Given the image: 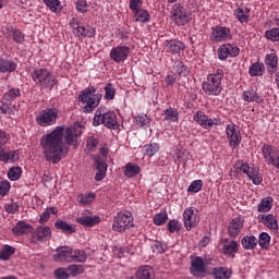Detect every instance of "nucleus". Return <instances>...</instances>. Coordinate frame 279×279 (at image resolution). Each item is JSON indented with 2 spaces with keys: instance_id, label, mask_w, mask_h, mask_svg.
Returning <instances> with one entry per match:
<instances>
[{
  "instance_id": "dca6fc26",
  "label": "nucleus",
  "mask_w": 279,
  "mask_h": 279,
  "mask_svg": "<svg viewBox=\"0 0 279 279\" xmlns=\"http://www.w3.org/2000/svg\"><path fill=\"white\" fill-rule=\"evenodd\" d=\"M243 226H245V219H243V217L233 218L228 225V236H230V239H236V236L241 234Z\"/></svg>"
},
{
  "instance_id": "cd10ccee",
  "label": "nucleus",
  "mask_w": 279,
  "mask_h": 279,
  "mask_svg": "<svg viewBox=\"0 0 279 279\" xmlns=\"http://www.w3.org/2000/svg\"><path fill=\"white\" fill-rule=\"evenodd\" d=\"M29 230H32V225L20 220L13 228H12V232L13 234H15L16 236H23V234H27L29 232Z\"/></svg>"
},
{
  "instance_id": "9b49d317",
  "label": "nucleus",
  "mask_w": 279,
  "mask_h": 279,
  "mask_svg": "<svg viewBox=\"0 0 279 279\" xmlns=\"http://www.w3.org/2000/svg\"><path fill=\"white\" fill-rule=\"evenodd\" d=\"M190 274L194 278H206L208 270L206 269V263L201 256H196L191 260Z\"/></svg>"
},
{
  "instance_id": "1a4fd4ad",
  "label": "nucleus",
  "mask_w": 279,
  "mask_h": 279,
  "mask_svg": "<svg viewBox=\"0 0 279 279\" xmlns=\"http://www.w3.org/2000/svg\"><path fill=\"white\" fill-rule=\"evenodd\" d=\"M193 121L198 123L203 130H211L214 125H221V118L211 119L203 111H196L193 116Z\"/></svg>"
},
{
  "instance_id": "bf43d9fd",
  "label": "nucleus",
  "mask_w": 279,
  "mask_h": 279,
  "mask_svg": "<svg viewBox=\"0 0 279 279\" xmlns=\"http://www.w3.org/2000/svg\"><path fill=\"white\" fill-rule=\"evenodd\" d=\"M180 228H182V223L180 221L172 219L168 222V230L173 234L174 232H179Z\"/></svg>"
},
{
  "instance_id": "b1692460",
  "label": "nucleus",
  "mask_w": 279,
  "mask_h": 279,
  "mask_svg": "<svg viewBox=\"0 0 279 279\" xmlns=\"http://www.w3.org/2000/svg\"><path fill=\"white\" fill-rule=\"evenodd\" d=\"M21 158L19 150L0 149V161L1 162H16Z\"/></svg>"
},
{
  "instance_id": "6e6d98bb",
  "label": "nucleus",
  "mask_w": 279,
  "mask_h": 279,
  "mask_svg": "<svg viewBox=\"0 0 279 279\" xmlns=\"http://www.w3.org/2000/svg\"><path fill=\"white\" fill-rule=\"evenodd\" d=\"M68 271H70L71 276L75 277V276H80L81 274H84V266L82 265H70L68 266Z\"/></svg>"
},
{
  "instance_id": "8fccbe9b",
  "label": "nucleus",
  "mask_w": 279,
  "mask_h": 279,
  "mask_svg": "<svg viewBox=\"0 0 279 279\" xmlns=\"http://www.w3.org/2000/svg\"><path fill=\"white\" fill-rule=\"evenodd\" d=\"M21 173H23V171L21 170V167H13L9 169L8 178L12 182H15V180H19V178H21Z\"/></svg>"
},
{
  "instance_id": "4d7b16f0",
  "label": "nucleus",
  "mask_w": 279,
  "mask_h": 279,
  "mask_svg": "<svg viewBox=\"0 0 279 279\" xmlns=\"http://www.w3.org/2000/svg\"><path fill=\"white\" fill-rule=\"evenodd\" d=\"M168 219H169V216L167 215V213L156 214L154 216V223L155 226H165Z\"/></svg>"
},
{
  "instance_id": "0e129e2a",
  "label": "nucleus",
  "mask_w": 279,
  "mask_h": 279,
  "mask_svg": "<svg viewBox=\"0 0 279 279\" xmlns=\"http://www.w3.org/2000/svg\"><path fill=\"white\" fill-rule=\"evenodd\" d=\"M99 145V140L89 136L86 141V147L89 151H95L97 149V146Z\"/></svg>"
},
{
  "instance_id": "6e6552de",
  "label": "nucleus",
  "mask_w": 279,
  "mask_h": 279,
  "mask_svg": "<svg viewBox=\"0 0 279 279\" xmlns=\"http://www.w3.org/2000/svg\"><path fill=\"white\" fill-rule=\"evenodd\" d=\"M171 19L175 25L181 27L182 25L191 23V13H189L182 4L175 3L171 10Z\"/></svg>"
},
{
  "instance_id": "72a5a7b5",
  "label": "nucleus",
  "mask_w": 279,
  "mask_h": 279,
  "mask_svg": "<svg viewBox=\"0 0 279 279\" xmlns=\"http://www.w3.org/2000/svg\"><path fill=\"white\" fill-rule=\"evenodd\" d=\"M138 173H141V166L133 163V162L126 163L125 169H124V175L126 178H136V175H138Z\"/></svg>"
},
{
  "instance_id": "20e7f679",
  "label": "nucleus",
  "mask_w": 279,
  "mask_h": 279,
  "mask_svg": "<svg viewBox=\"0 0 279 279\" xmlns=\"http://www.w3.org/2000/svg\"><path fill=\"white\" fill-rule=\"evenodd\" d=\"M33 82L39 88H47L48 90H53V87L58 85V78L47 69H36L32 73Z\"/></svg>"
},
{
  "instance_id": "412c9836",
  "label": "nucleus",
  "mask_w": 279,
  "mask_h": 279,
  "mask_svg": "<svg viewBox=\"0 0 279 279\" xmlns=\"http://www.w3.org/2000/svg\"><path fill=\"white\" fill-rule=\"evenodd\" d=\"M257 221L259 223H264L266 228H269V230H278V219H276V216H274L272 214L258 215Z\"/></svg>"
},
{
  "instance_id": "f704fd0d",
  "label": "nucleus",
  "mask_w": 279,
  "mask_h": 279,
  "mask_svg": "<svg viewBox=\"0 0 279 279\" xmlns=\"http://www.w3.org/2000/svg\"><path fill=\"white\" fill-rule=\"evenodd\" d=\"M134 20L137 23H149V19L151 16L149 15V12L145 9H137V11H133Z\"/></svg>"
},
{
  "instance_id": "ddd939ff",
  "label": "nucleus",
  "mask_w": 279,
  "mask_h": 279,
  "mask_svg": "<svg viewBox=\"0 0 279 279\" xmlns=\"http://www.w3.org/2000/svg\"><path fill=\"white\" fill-rule=\"evenodd\" d=\"M226 135L232 149H236V147L241 145V131L236 124H228L226 128Z\"/></svg>"
},
{
  "instance_id": "f257e3e1",
  "label": "nucleus",
  "mask_w": 279,
  "mask_h": 279,
  "mask_svg": "<svg viewBox=\"0 0 279 279\" xmlns=\"http://www.w3.org/2000/svg\"><path fill=\"white\" fill-rule=\"evenodd\" d=\"M64 138V126H57L52 132L44 135L40 140L44 158L47 162L58 165L62 160L64 149L62 140Z\"/></svg>"
},
{
  "instance_id": "c9c22d12",
  "label": "nucleus",
  "mask_w": 279,
  "mask_h": 279,
  "mask_svg": "<svg viewBox=\"0 0 279 279\" xmlns=\"http://www.w3.org/2000/svg\"><path fill=\"white\" fill-rule=\"evenodd\" d=\"M165 121H169V123H175L180 119V112L178 109L169 107L168 109L163 110Z\"/></svg>"
},
{
  "instance_id": "680f3d73",
  "label": "nucleus",
  "mask_w": 279,
  "mask_h": 279,
  "mask_svg": "<svg viewBox=\"0 0 279 279\" xmlns=\"http://www.w3.org/2000/svg\"><path fill=\"white\" fill-rule=\"evenodd\" d=\"M10 141V133L0 129V149H5V145Z\"/></svg>"
},
{
  "instance_id": "f03ea898",
  "label": "nucleus",
  "mask_w": 279,
  "mask_h": 279,
  "mask_svg": "<svg viewBox=\"0 0 279 279\" xmlns=\"http://www.w3.org/2000/svg\"><path fill=\"white\" fill-rule=\"evenodd\" d=\"M77 99L82 104L83 112L90 114L101 104V94L97 93V88L90 86L80 92Z\"/></svg>"
},
{
  "instance_id": "bb28decb",
  "label": "nucleus",
  "mask_w": 279,
  "mask_h": 279,
  "mask_svg": "<svg viewBox=\"0 0 279 279\" xmlns=\"http://www.w3.org/2000/svg\"><path fill=\"white\" fill-rule=\"evenodd\" d=\"M265 64L268 69V73H276L278 71V54L267 53L265 57Z\"/></svg>"
},
{
  "instance_id": "0eeeda50",
  "label": "nucleus",
  "mask_w": 279,
  "mask_h": 279,
  "mask_svg": "<svg viewBox=\"0 0 279 279\" xmlns=\"http://www.w3.org/2000/svg\"><path fill=\"white\" fill-rule=\"evenodd\" d=\"M59 111L57 108H47L41 110L36 116V123L41 128H49V125H56L58 121Z\"/></svg>"
},
{
  "instance_id": "aec40b11",
  "label": "nucleus",
  "mask_w": 279,
  "mask_h": 279,
  "mask_svg": "<svg viewBox=\"0 0 279 279\" xmlns=\"http://www.w3.org/2000/svg\"><path fill=\"white\" fill-rule=\"evenodd\" d=\"M165 47L168 49L169 53L175 56L178 53H182L186 49V45L178 39H171L165 41Z\"/></svg>"
},
{
  "instance_id": "a878e982",
  "label": "nucleus",
  "mask_w": 279,
  "mask_h": 279,
  "mask_svg": "<svg viewBox=\"0 0 279 279\" xmlns=\"http://www.w3.org/2000/svg\"><path fill=\"white\" fill-rule=\"evenodd\" d=\"M82 134V131H77L74 126H69L64 134V141L66 145H75L77 137Z\"/></svg>"
},
{
  "instance_id": "c85d7f7f",
  "label": "nucleus",
  "mask_w": 279,
  "mask_h": 279,
  "mask_svg": "<svg viewBox=\"0 0 279 279\" xmlns=\"http://www.w3.org/2000/svg\"><path fill=\"white\" fill-rule=\"evenodd\" d=\"M248 74L251 77H262V75H265V64L263 62H254L248 68Z\"/></svg>"
},
{
  "instance_id": "3c124183",
  "label": "nucleus",
  "mask_w": 279,
  "mask_h": 279,
  "mask_svg": "<svg viewBox=\"0 0 279 279\" xmlns=\"http://www.w3.org/2000/svg\"><path fill=\"white\" fill-rule=\"evenodd\" d=\"M175 72L180 77H187L189 75V68L182 61H178L175 65Z\"/></svg>"
},
{
  "instance_id": "39448f33",
  "label": "nucleus",
  "mask_w": 279,
  "mask_h": 279,
  "mask_svg": "<svg viewBox=\"0 0 279 279\" xmlns=\"http://www.w3.org/2000/svg\"><path fill=\"white\" fill-rule=\"evenodd\" d=\"M105 125L109 130H117L119 122L117 121V113L114 111H104L102 108L96 110L94 116L93 125Z\"/></svg>"
},
{
  "instance_id": "473e14b6",
  "label": "nucleus",
  "mask_w": 279,
  "mask_h": 279,
  "mask_svg": "<svg viewBox=\"0 0 279 279\" xmlns=\"http://www.w3.org/2000/svg\"><path fill=\"white\" fill-rule=\"evenodd\" d=\"M242 246L244 250H256L258 245V239L254 235H246L241 240Z\"/></svg>"
},
{
  "instance_id": "2f4dec72",
  "label": "nucleus",
  "mask_w": 279,
  "mask_h": 279,
  "mask_svg": "<svg viewBox=\"0 0 279 279\" xmlns=\"http://www.w3.org/2000/svg\"><path fill=\"white\" fill-rule=\"evenodd\" d=\"M136 279H154V269L149 266H142L136 271Z\"/></svg>"
},
{
  "instance_id": "13d9d810",
  "label": "nucleus",
  "mask_w": 279,
  "mask_h": 279,
  "mask_svg": "<svg viewBox=\"0 0 279 279\" xmlns=\"http://www.w3.org/2000/svg\"><path fill=\"white\" fill-rule=\"evenodd\" d=\"M240 170L242 171V173H245V175H247V178L250 179L254 171H256V168L250 167V163L247 162H241Z\"/></svg>"
},
{
  "instance_id": "f8f14e48",
  "label": "nucleus",
  "mask_w": 279,
  "mask_h": 279,
  "mask_svg": "<svg viewBox=\"0 0 279 279\" xmlns=\"http://www.w3.org/2000/svg\"><path fill=\"white\" fill-rule=\"evenodd\" d=\"M130 51L132 50L129 46L119 45L110 50L109 58L119 64L120 62H125V60H128Z\"/></svg>"
},
{
  "instance_id": "37998d69",
  "label": "nucleus",
  "mask_w": 279,
  "mask_h": 279,
  "mask_svg": "<svg viewBox=\"0 0 279 279\" xmlns=\"http://www.w3.org/2000/svg\"><path fill=\"white\" fill-rule=\"evenodd\" d=\"M16 252V248L10 245H4L0 251V260H10V257Z\"/></svg>"
},
{
  "instance_id": "a18cd8bd",
  "label": "nucleus",
  "mask_w": 279,
  "mask_h": 279,
  "mask_svg": "<svg viewBox=\"0 0 279 279\" xmlns=\"http://www.w3.org/2000/svg\"><path fill=\"white\" fill-rule=\"evenodd\" d=\"M104 90L105 99H107L108 101H112V99H114V96L117 95V89L114 88V85H112V83H108L104 87Z\"/></svg>"
},
{
  "instance_id": "774afa93",
  "label": "nucleus",
  "mask_w": 279,
  "mask_h": 279,
  "mask_svg": "<svg viewBox=\"0 0 279 279\" xmlns=\"http://www.w3.org/2000/svg\"><path fill=\"white\" fill-rule=\"evenodd\" d=\"M10 193V183L8 180L0 181V195L3 197Z\"/></svg>"
},
{
  "instance_id": "69168bd1",
  "label": "nucleus",
  "mask_w": 279,
  "mask_h": 279,
  "mask_svg": "<svg viewBox=\"0 0 279 279\" xmlns=\"http://www.w3.org/2000/svg\"><path fill=\"white\" fill-rule=\"evenodd\" d=\"M66 271H68L66 268H57L54 270V278L56 279H69L70 275Z\"/></svg>"
},
{
  "instance_id": "ea45409f",
  "label": "nucleus",
  "mask_w": 279,
  "mask_h": 279,
  "mask_svg": "<svg viewBox=\"0 0 279 279\" xmlns=\"http://www.w3.org/2000/svg\"><path fill=\"white\" fill-rule=\"evenodd\" d=\"M159 149H160V146L156 143L147 144L143 147L144 155L148 156V158L156 156V154H158Z\"/></svg>"
},
{
  "instance_id": "c03bdc74",
  "label": "nucleus",
  "mask_w": 279,
  "mask_h": 279,
  "mask_svg": "<svg viewBox=\"0 0 279 279\" xmlns=\"http://www.w3.org/2000/svg\"><path fill=\"white\" fill-rule=\"evenodd\" d=\"M235 16L240 23H247L250 20V9L243 10L242 8H238L235 10Z\"/></svg>"
},
{
  "instance_id": "a19ab883",
  "label": "nucleus",
  "mask_w": 279,
  "mask_h": 279,
  "mask_svg": "<svg viewBox=\"0 0 279 279\" xmlns=\"http://www.w3.org/2000/svg\"><path fill=\"white\" fill-rule=\"evenodd\" d=\"M262 154L264 156V160H266L267 165H269V161L274 158V146L264 144L262 146Z\"/></svg>"
},
{
  "instance_id": "58836bf2",
  "label": "nucleus",
  "mask_w": 279,
  "mask_h": 279,
  "mask_svg": "<svg viewBox=\"0 0 279 279\" xmlns=\"http://www.w3.org/2000/svg\"><path fill=\"white\" fill-rule=\"evenodd\" d=\"M272 202H274V198H271V197L263 198L257 206V211L258 213H269V210H271Z\"/></svg>"
},
{
  "instance_id": "09e8293b",
  "label": "nucleus",
  "mask_w": 279,
  "mask_h": 279,
  "mask_svg": "<svg viewBox=\"0 0 279 279\" xmlns=\"http://www.w3.org/2000/svg\"><path fill=\"white\" fill-rule=\"evenodd\" d=\"M135 123L136 125H140L141 128H149L151 123V119L147 117V114H140L135 117Z\"/></svg>"
},
{
  "instance_id": "f3484780",
  "label": "nucleus",
  "mask_w": 279,
  "mask_h": 279,
  "mask_svg": "<svg viewBox=\"0 0 279 279\" xmlns=\"http://www.w3.org/2000/svg\"><path fill=\"white\" fill-rule=\"evenodd\" d=\"M222 244L221 252L225 256H229L230 258H234V254L239 252V242L236 240H230L228 238H222L220 240Z\"/></svg>"
},
{
  "instance_id": "2eb2a0df",
  "label": "nucleus",
  "mask_w": 279,
  "mask_h": 279,
  "mask_svg": "<svg viewBox=\"0 0 279 279\" xmlns=\"http://www.w3.org/2000/svg\"><path fill=\"white\" fill-rule=\"evenodd\" d=\"M183 223L187 231L193 230L199 223V217L195 213L194 207H189L183 211Z\"/></svg>"
},
{
  "instance_id": "5701e85b",
  "label": "nucleus",
  "mask_w": 279,
  "mask_h": 279,
  "mask_svg": "<svg viewBox=\"0 0 279 279\" xmlns=\"http://www.w3.org/2000/svg\"><path fill=\"white\" fill-rule=\"evenodd\" d=\"M97 167V173L95 175L96 182H101L104 178H106V172L108 171V163H106V160L101 157H97L95 160Z\"/></svg>"
},
{
  "instance_id": "4be33fe9",
  "label": "nucleus",
  "mask_w": 279,
  "mask_h": 279,
  "mask_svg": "<svg viewBox=\"0 0 279 279\" xmlns=\"http://www.w3.org/2000/svg\"><path fill=\"white\" fill-rule=\"evenodd\" d=\"M76 222L85 228H93L101 222V218H99V216L82 215L81 217L76 218Z\"/></svg>"
},
{
  "instance_id": "e433bc0d",
  "label": "nucleus",
  "mask_w": 279,
  "mask_h": 279,
  "mask_svg": "<svg viewBox=\"0 0 279 279\" xmlns=\"http://www.w3.org/2000/svg\"><path fill=\"white\" fill-rule=\"evenodd\" d=\"M86 260H88V255L84 250L72 248V263H86Z\"/></svg>"
},
{
  "instance_id": "7c9ffc66",
  "label": "nucleus",
  "mask_w": 279,
  "mask_h": 279,
  "mask_svg": "<svg viewBox=\"0 0 279 279\" xmlns=\"http://www.w3.org/2000/svg\"><path fill=\"white\" fill-rule=\"evenodd\" d=\"M54 228L57 230H61L63 234H73L75 233V226L69 225V222L64 220H57L54 222Z\"/></svg>"
},
{
  "instance_id": "4c0bfd02",
  "label": "nucleus",
  "mask_w": 279,
  "mask_h": 279,
  "mask_svg": "<svg viewBox=\"0 0 279 279\" xmlns=\"http://www.w3.org/2000/svg\"><path fill=\"white\" fill-rule=\"evenodd\" d=\"M211 276L215 279H230L231 272L228 268L219 267L213 269Z\"/></svg>"
},
{
  "instance_id": "864d4df0",
  "label": "nucleus",
  "mask_w": 279,
  "mask_h": 279,
  "mask_svg": "<svg viewBox=\"0 0 279 279\" xmlns=\"http://www.w3.org/2000/svg\"><path fill=\"white\" fill-rule=\"evenodd\" d=\"M16 97H21V89L20 88H11L9 92L4 94V99L7 101H14Z\"/></svg>"
},
{
  "instance_id": "7ed1b4c3",
  "label": "nucleus",
  "mask_w": 279,
  "mask_h": 279,
  "mask_svg": "<svg viewBox=\"0 0 279 279\" xmlns=\"http://www.w3.org/2000/svg\"><path fill=\"white\" fill-rule=\"evenodd\" d=\"M223 80V70L217 69L214 70L213 73L207 75V80L203 82L202 88L205 93V95L218 97V95H221V90L223 88L221 87V82Z\"/></svg>"
},
{
  "instance_id": "338daca9",
  "label": "nucleus",
  "mask_w": 279,
  "mask_h": 279,
  "mask_svg": "<svg viewBox=\"0 0 279 279\" xmlns=\"http://www.w3.org/2000/svg\"><path fill=\"white\" fill-rule=\"evenodd\" d=\"M19 208H21V206H19V203H11L4 206V209L7 210V213H9V215H16V213H19Z\"/></svg>"
},
{
  "instance_id": "603ef678",
  "label": "nucleus",
  "mask_w": 279,
  "mask_h": 279,
  "mask_svg": "<svg viewBox=\"0 0 279 279\" xmlns=\"http://www.w3.org/2000/svg\"><path fill=\"white\" fill-rule=\"evenodd\" d=\"M95 199V194H81L77 196V202L80 204H83L84 206H87V204H92V202Z\"/></svg>"
},
{
  "instance_id": "c756f323",
  "label": "nucleus",
  "mask_w": 279,
  "mask_h": 279,
  "mask_svg": "<svg viewBox=\"0 0 279 279\" xmlns=\"http://www.w3.org/2000/svg\"><path fill=\"white\" fill-rule=\"evenodd\" d=\"M19 65L16 62L8 59H0V73H14Z\"/></svg>"
},
{
  "instance_id": "de8ad7c7",
  "label": "nucleus",
  "mask_w": 279,
  "mask_h": 279,
  "mask_svg": "<svg viewBox=\"0 0 279 279\" xmlns=\"http://www.w3.org/2000/svg\"><path fill=\"white\" fill-rule=\"evenodd\" d=\"M265 38L271 43H279V27H275L265 32Z\"/></svg>"
},
{
  "instance_id": "5fc2aeb1",
  "label": "nucleus",
  "mask_w": 279,
  "mask_h": 279,
  "mask_svg": "<svg viewBox=\"0 0 279 279\" xmlns=\"http://www.w3.org/2000/svg\"><path fill=\"white\" fill-rule=\"evenodd\" d=\"M202 186H204V181L195 180L190 184L187 192L189 193H199L202 191Z\"/></svg>"
},
{
  "instance_id": "e2e57ef3",
  "label": "nucleus",
  "mask_w": 279,
  "mask_h": 279,
  "mask_svg": "<svg viewBox=\"0 0 279 279\" xmlns=\"http://www.w3.org/2000/svg\"><path fill=\"white\" fill-rule=\"evenodd\" d=\"M258 168H255V170H253V174H251V178L248 179L253 182V184H255V186L263 184V177L258 175Z\"/></svg>"
},
{
  "instance_id": "393cba45",
  "label": "nucleus",
  "mask_w": 279,
  "mask_h": 279,
  "mask_svg": "<svg viewBox=\"0 0 279 279\" xmlns=\"http://www.w3.org/2000/svg\"><path fill=\"white\" fill-rule=\"evenodd\" d=\"M35 234L37 241H39L40 243H45V241H49V239H51V228L48 226H39L36 228Z\"/></svg>"
},
{
  "instance_id": "9d476101",
  "label": "nucleus",
  "mask_w": 279,
  "mask_h": 279,
  "mask_svg": "<svg viewBox=\"0 0 279 279\" xmlns=\"http://www.w3.org/2000/svg\"><path fill=\"white\" fill-rule=\"evenodd\" d=\"M209 38L211 43H226L232 40V31L227 26H214Z\"/></svg>"
},
{
  "instance_id": "052dcab7",
  "label": "nucleus",
  "mask_w": 279,
  "mask_h": 279,
  "mask_svg": "<svg viewBox=\"0 0 279 279\" xmlns=\"http://www.w3.org/2000/svg\"><path fill=\"white\" fill-rule=\"evenodd\" d=\"M14 43H17V45H23L25 43V34L21 32L20 29H15L12 33Z\"/></svg>"
},
{
  "instance_id": "423d86ee",
  "label": "nucleus",
  "mask_w": 279,
  "mask_h": 279,
  "mask_svg": "<svg viewBox=\"0 0 279 279\" xmlns=\"http://www.w3.org/2000/svg\"><path fill=\"white\" fill-rule=\"evenodd\" d=\"M130 228H134V217L132 216V211L124 210L118 213L113 218L112 230L123 233L125 230H130Z\"/></svg>"
},
{
  "instance_id": "a211bd4d",
  "label": "nucleus",
  "mask_w": 279,
  "mask_h": 279,
  "mask_svg": "<svg viewBox=\"0 0 279 279\" xmlns=\"http://www.w3.org/2000/svg\"><path fill=\"white\" fill-rule=\"evenodd\" d=\"M57 254L54 255L56 263H72L73 247L65 245L56 248Z\"/></svg>"
},
{
  "instance_id": "49530a36",
  "label": "nucleus",
  "mask_w": 279,
  "mask_h": 279,
  "mask_svg": "<svg viewBox=\"0 0 279 279\" xmlns=\"http://www.w3.org/2000/svg\"><path fill=\"white\" fill-rule=\"evenodd\" d=\"M44 3H46L47 8H49V10L56 14L62 11V4L60 3V0H44Z\"/></svg>"
},
{
  "instance_id": "4468645a",
  "label": "nucleus",
  "mask_w": 279,
  "mask_h": 279,
  "mask_svg": "<svg viewBox=\"0 0 279 279\" xmlns=\"http://www.w3.org/2000/svg\"><path fill=\"white\" fill-rule=\"evenodd\" d=\"M241 53V49L233 44H223L218 48V60H228V58H236Z\"/></svg>"
},
{
  "instance_id": "6ab92c4d",
  "label": "nucleus",
  "mask_w": 279,
  "mask_h": 279,
  "mask_svg": "<svg viewBox=\"0 0 279 279\" xmlns=\"http://www.w3.org/2000/svg\"><path fill=\"white\" fill-rule=\"evenodd\" d=\"M242 99L246 104H263L265 98L260 94H258V89L251 87L243 92Z\"/></svg>"
},
{
  "instance_id": "79ce46f5",
  "label": "nucleus",
  "mask_w": 279,
  "mask_h": 279,
  "mask_svg": "<svg viewBox=\"0 0 279 279\" xmlns=\"http://www.w3.org/2000/svg\"><path fill=\"white\" fill-rule=\"evenodd\" d=\"M257 243L262 250H267V247H269V243H271V236L267 232H262L258 236Z\"/></svg>"
}]
</instances>
